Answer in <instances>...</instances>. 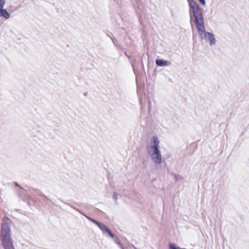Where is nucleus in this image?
Instances as JSON below:
<instances>
[{
    "label": "nucleus",
    "instance_id": "f257e3e1",
    "mask_svg": "<svg viewBox=\"0 0 249 249\" xmlns=\"http://www.w3.org/2000/svg\"><path fill=\"white\" fill-rule=\"evenodd\" d=\"M160 141L157 136L152 137L147 146V154L151 161L157 164H160L162 162V155L160 149Z\"/></svg>",
    "mask_w": 249,
    "mask_h": 249
},
{
    "label": "nucleus",
    "instance_id": "f03ea898",
    "mask_svg": "<svg viewBox=\"0 0 249 249\" xmlns=\"http://www.w3.org/2000/svg\"><path fill=\"white\" fill-rule=\"evenodd\" d=\"M1 237L4 249H15L11 237V230L8 218H4L1 225Z\"/></svg>",
    "mask_w": 249,
    "mask_h": 249
},
{
    "label": "nucleus",
    "instance_id": "7ed1b4c3",
    "mask_svg": "<svg viewBox=\"0 0 249 249\" xmlns=\"http://www.w3.org/2000/svg\"><path fill=\"white\" fill-rule=\"evenodd\" d=\"M187 1L189 7L190 16L191 17L193 16L195 18L196 26L203 24V17L198 4L194 0H187Z\"/></svg>",
    "mask_w": 249,
    "mask_h": 249
},
{
    "label": "nucleus",
    "instance_id": "20e7f679",
    "mask_svg": "<svg viewBox=\"0 0 249 249\" xmlns=\"http://www.w3.org/2000/svg\"><path fill=\"white\" fill-rule=\"evenodd\" d=\"M196 28L200 38L207 39L210 46H213L216 44V40L214 35L211 32H206L204 23L197 26Z\"/></svg>",
    "mask_w": 249,
    "mask_h": 249
},
{
    "label": "nucleus",
    "instance_id": "39448f33",
    "mask_svg": "<svg viewBox=\"0 0 249 249\" xmlns=\"http://www.w3.org/2000/svg\"><path fill=\"white\" fill-rule=\"evenodd\" d=\"M156 64L160 67H166L170 65V62L167 60L161 59H157L156 61Z\"/></svg>",
    "mask_w": 249,
    "mask_h": 249
},
{
    "label": "nucleus",
    "instance_id": "423d86ee",
    "mask_svg": "<svg viewBox=\"0 0 249 249\" xmlns=\"http://www.w3.org/2000/svg\"><path fill=\"white\" fill-rule=\"evenodd\" d=\"M88 218L90 220L91 222H92L93 223H95V224H96L98 227L102 231H106L107 229H108V228H107L105 225H104L103 224L96 221V220H93L89 217H88Z\"/></svg>",
    "mask_w": 249,
    "mask_h": 249
},
{
    "label": "nucleus",
    "instance_id": "0eeeda50",
    "mask_svg": "<svg viewBox=\"0 0 249 249\" xmlns=\"http://www.w3.org/2000/svg\"><path fill=\"white\" fill-rule=\"evenodd\" d=\"M0 17L7 19L10 18V14L7 12L6 9L4 8L0 9Z\"/></svg>",
    "mask_w": 249,
    "mask_h": 249
},
{
    "label": "nucleus",
    "instance_id": "6e6552de",
    "mask_svg": "<svg viewBox=\"0 0 249 249\" xmlns=\"http://www.w3.org/2000/svg\"><path fill=\"white\" fill-rule=\"evenodd\" d=\"M107 233L112 238H114V235L111 232V231L108 228V229L106 231Z\"/></svg>",
    "mask_w": 249,
    "mask_h": 249
},
{
    "label": "nucleus",
    "instance_id": "1a4fd4ad",
    "mask_svg": "<svg viewBox=\"0 0 249 249\" xmlns=\"http://www.w3.org/2000/svg\"><path fill=\"white\" fill-rule=\"evenodd\" d=\"M115 241V242L118 245H119V246H121V243H120V240L119 239V238L118 237H116V236H114V238H113Z\"/></svg>",
    "mask_w": 249,
    "mask_h": 249
},
{
    "label": "nucleus",
    "instance_id": "9d476101",
    "mask_svg": "<svg viewBox=\"0 0 249 249\" xmlns=\"http://www.w3.org/2000/svg\"><path fill=\"white\" fill-rule=\"evenodd\" d=\"M5 4V0H0V9L3 8Z\"/></svg>",
    "mask_w": 249,
    "mask_h": 249
},
{
    "label": "nucleus",
    "instance_id": "9b49d317",
    "mask_svg": "<svg viewBox=\"0 0 249 249\" xmlns=\"http://www.w3.org/2000/svg\"><path fill=\"white\" fill-rule=\"evenodd\" d=\"M113 198L116 201L117 199H118V194L116 193H115L113 195Z\"/></svg>",
    "mask_w": 249,
    "mask_h": 249
},
{
    "label": "nucleus",
    "instance_id": "f8f14e48",
    "mask_svg": "<svg viewBox=\"0 0 249 249\" xmlns=\"http://www.w3.org/2000/svg\"><path fill=\"white\" fill-rule=\"evenodd\" d=\"M199 1L202 5L204 6L206 4L205 0H199Z\"/></svg>",
    "mask_w": 249,
    "mask_h": 249
},
{
    "label": "nucleus",
    "instance_id": "ddd939ff",
    "mask_svg": "<svg viewBox=\"0 0 249 249\" xmlns=\"http://www.w3.org/2000/svg\"><path fill=\"white\" fill-rule=\"evenodd\" d=\"M169 249H177L176 247H175L174 246V245H172V244H170V245H169Z\"/></svg>",
    "mask_w": 249,
    "mask_h": 249
}]
</instances>
